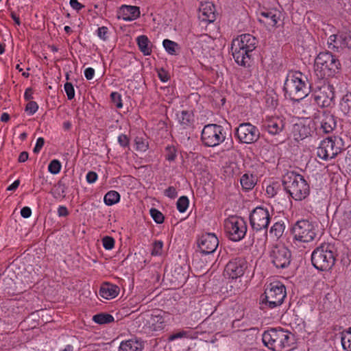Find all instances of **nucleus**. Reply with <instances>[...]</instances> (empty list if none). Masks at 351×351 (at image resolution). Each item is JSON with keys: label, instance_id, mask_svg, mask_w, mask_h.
I'll return each mask as SVG.
<instances>
[{"label": "nucleus", "instance_id": "obj_28", "mask_svg": "<svg viewBox=\"0 0 351 351\" xmlns=\"http://www.w3.org/2000/svg\"><path fill=\"white\" fill-rule=\"evenodd\" d=\"M340 233L351 239V212H345L343 213L341 221L340 223Z\"/></svg>", "mask_w": 351, "mask_h": 351}, {"label": "nucleus", "instance_id": "obj_9", "mask_svg": "<svg viewBox=\"0 0 351 351\" xmlns=\"http://www.w3.org/2000/svg\"><path fill=\"white\" fill-rule=\"evenodd\" d=\"M317 226L315 223L306 219L296 221L292 226L291 233L293 243H307L315 240L317 234Z\"/></svg>", "mask_w": 351, "mask_h": 351}, {"label": "nucleus", "instance_id": "obj_33", "mask_svg": "<svg viewBox=\"0 0 351 351\" xmlns=\"http://www.w3.org/2000/svg\"><path fill=\"white\" fill-rule=\"evenodd\" d=\"M341 43L340 40V32L330 36L327 40L328 49L334 51H339V49L343 48V44H341Z\"/></svg>", "mask_w": 351, "mask_h": 351}, {"label": "nucleus", "instance_id": "obj_30", "mask_svg": "<svg viewBox=\"0 0 351 351\" xmlns=\"http://www.w3.org/2000/svg\"><path fill=\"white\" fill-rule=\"evenodd\" d=\"M204 36H202L196 39L194 46L191 49L192 53L196 57L204 56L206 51V41L204 40Z\"/></svg>", "mask_w": 351, "mask_h": 351}, {"label": "nucleus", "instance_id": "obj_31", "mask_svg": "<svg viewBox=\"0 0 351 351\" xmlns=\"http://www.w3.org/2000/svg\"><path fill=\"white\" fill-rule=\"evenodd\" d=\"M136 42L139 50L145 55L149 56L152 53V49L149 47V40L147 36L141 35L137 37Z\"/></svg>", "mask_w": 351, "mask_h": 351}, {"label": "nucleus", "instance_id": "obj_58", "mask_svg": "<svg viewBox=\"0 0 351 351\" xmlns=\"http://www.w3.org/2000/svg\"><path fill=\"white\" fill-rule=\"evenodd\" d=\"M70 6L76 11H80L84 8V5L80 3L77 0H70Z\"/></svg>", "mask_w": 351, "mask_h": 351}, {"label": "nucleus", "instance_id": "obj_38", "mask_svg": "<svg viewBox=\"0 0 351 351\" xmlns=\"http://www.w3.org/2000/svg\"><path fill=\"white\" fill-rule=\"evenodd\" d=\"M136 150L145 152L149 147L148 141L146 138L143 136H136L134 139Z\"/></svg>", "mask_w": 351, "mask_h": 351}, {"label": "nucleus", "instance_id": "obj_25", "mask_svg": "<svg viewBox=\"0 0 351 351\" xmlns=\"http://www.w3.org/2000/svg\"><path fill=\"white\" fill-rule=\"evenodd\" d=\"M143 348V341L139 339H130L120 343L119 351H142Z\"/></svg>", "mask_w": 351, "mask_h": 351}, {"label": "nucleus", "instance_id": "obj_20", "mask_svg": "<svg viewBox=\"0 0 351 351\" xmlns=\"http://www.w3.org/2000/svg\"><path fill=\"white\" fill-rule=\"evenodd\" d=\"M219 245V240L214 233H206L198 240V247L204 254L213 253Z\"/></svg>", "mask_w": 351, "mask_h": 351}, {"label": "nucleus", "instance_id": "obj_26", "mask_svg": "<svg viewBox=\"0 0 351 351\" xmlns=\"http://www.w3.org/2000/svg\"><path fill=\"white\" fill-rule=\"evenodd\" d=\"M176 117L178 123L184 129L190 127L194 121L193 113L189 110L177 111L176 112Z\"/></svg>", "mask_w": 351, "mask_h": 351}, {"label": "nucleus", "instance_id": "obj_6", "mask_svg": "<svg viewBox=\"0 0 351 351\" xmlns=\"http://www.w3.org/2000/svg\"><path fill=\"white\" fill-rule=\"evenodd\" d=\"M286 295V288L282 282L274 281L267 284L261 296L260 308L265 311L278 307L282 304Z\"/></svg>", "mask_w": 351, "mask_h": 351}, {"label": "nucleus", "instance_id": "obj_1", "mask_svg": "<svg viewBox=\"0 0 351 351\" xmlns=\"http://www.w3.org/2000/svg\"><path fill=\"white\" fill-rule=\"evenodd\" d=\"M258 45L256 37L250 34H243L232 41L231 53L236 63L244 67L250 66L252 52Z\"/></svg>", "mask_w": 351, "mask_h": 351}, {"label": "nucleus", "instance_id": "obj_14", "mask_svg": "<svg viewBox=\"0 0 351 351\" xmlns=\"http://www.w3.org/2000/svg\"><path fill=\"white\" fill-rule=\"evenodd\" d=\"M334 89L332 84L324 80L322 84L317 86L312 95L314 101L322 108L332 106L335 97Z\"/></svg>", "mask_w": 351, "mask_h": 351}, {"label": "nucleus", "instance_id": "obj_13", "mask_svg": "<svg viewBox=\"0 0 351 351\" xmlns=\"http://www.w3.org/2000/svg\"><path fill=\"white\" fill-rule=\"evenodd\" d=\"M224 229L228 238L232 241H240L247 233L245 221L237 216H231L224 221Z\"/></svg>", "mask_w": 351, "mask_h": 351}, {"label": "nucleus", "instance_id": "obj_24", "mask_svg": "<svg viewBox=\"0 0 351 351\" xmlns=\"http://www.w3.org/2000/svg\"><path fill=\"white\" fill-rule=\"evenodd\" d=\"M120 291V288L114 284L105 282L102 283L99 289L101 297L106 300H110L116 298Z\"/></svg>", "mask_w": 351, "mask_h": 351}, {"label": "nucleus", "instance_id": "obj_21", "mask_svg": "<svg viewBox=\"0 0 351 351\" xmlns=\"http://www.w3.org/2000/svg\"><path fill=\"white\" fill-rule=\"evenodd\" d=\"M258 20L267 26H275L279 19V12L276 9L260 8L257 12Z\"/></svg>", "mask_w": 351, "mask_h": 351}, {"label": "nucleus", "instance_id": "obj_43", "mask_svg": "<svg viewBox=\"0 0 351 351\" xmlns=\"http://www.w3.org/2000/svg\"><path fill=\"white\" fill-rule=\"evenodd\" d=\"M191 338V334L189 330H180L177 332L170 335L167 339L169 342L174 341L179 339Z\"/></svg>", "mask_w": 351, "mask_h": 351}, {"label": "nucleus", "instance_id": "obj_56", "mask_svg": "<svg viewBox=\"0 0 351 351\" xmlns=\"http://www.w3.org/2000/svg\"><path fill=\"white\" fill-rule=\"evenodd\" d=\"M45 144V139L43 137H39L36 140V145L33 149L35 154L39 153Z\"/></svg>", "mask_w": 351, "mask_h": 351}, {"label": "nucleus", "instance_id": "obj_61", "mask_svg": "<svg viewBox=\"0 0 351 351\" xmlns=\"http://www.w3.org/2000/svg\"><path fill=\"white\" fill-rule=\"evenodd\" d=\"M69 214L67 208L65 206H59L58 208V215L59 217H66Z\"/></svg>", "mask_w": 351, "mask_h": 351}, {"label": "nucleus", "instance_id": "obj_22", "mask_svg": "<svg viewBox=\"0 0 351 351\" xmlns=\"http://www.w3.org/2000/svg\"><path fill=\"white\" fill-rule=\"evenodd\" d=\"M140 9L137 6L123 5L118 12V18L125 21H132L140 16Z\"/></svg>", "mask_w": 351, "mask_h": 351}, {"label": "nucleus", "instance_id": "obj_36", "mask_svg": "<svg viewBox=\"0 0 351 351\" xmlns=\"http://www.w3.org/2000/svg\"><path fill=\"white\" fill-rule=\"evenodd\" d=\"M114 320L112 315L106 313H98L93 317V321L101 325L112 323Z\"/></svg>", "mask_w": 351, "mask_h": 351}, {"label": "nucleus", "instance_id": "obj_60", "mask_svg": "<svg viewBox=\"0 0 351 351\" xmlns=\"http://www.w3.org/2000/svg\"><path fill=\"white\" fill-rule=\"evenodd\" d=\"M158 75L162 82H167L169 80V75L163 69L158 71Z\"/></svg>", "mask_w": 351, "mask_h": 351}, {"label": "nucleus", "instance_id": "obj_46", "mask_svg": "<svg viewBox=\"0 0 351 351\" xmlns=\"http://www.w3.org/2000/svg\"><path fill=\"white\" fill-rule=\"evenodd\" d=\"M149 214L153 220L158 224L164 222L165 217L163 214L156 208H152L149 210Z\"/></svg>", "mask_w": 351, "mask_h": 351}, {"label": "nucleus", "instance_id": "obj_16", "mask_svg": "<svg viewBox=\"0 0 351 351\" xmlns=\"http://www.w3.org/2000/svg\"><path fill=\"white\" fill-rule=\"evenodd\" d=\"M235 136L241 143L251 144L259 139L260 132L257 127L252 123H242L236 128Z\"/></svg>", "mask_w": 351, "mask_h": 351}, {"label": "nucleus", "instance_id": "obj_8", "mask_svg": "<svg viewBox=\"0 0 351 351\" xmlns=\"http://www.w3.org/2000/svg\"><path fill=\"white\" fill-rule=\"evenodd\" d=\"M337 256V249L334 245L323 243L313 251L311 262L317 269L326 271L335 265Z\"/></svg>", "mask_w": 351, "mask_h": 351}, {"label": "nucleus", "instance_id": "obj_29", "mask_svg": "<svg viewBox=\"0 0 351 351\" xmlns=\"http://www.w3.org/2000/svg\"><path fill=\"white\" fill-rule=\"evenodd\" d=\"M285 227V223L282 220L277 221L271 226L269 230V236L274 239H279L283 235Z\"/></svg>", "mask_w": 351, "mask_h": 351}, {"label": "nucleus", "instance_id": "obj_12", "mask_svg": "<svg viewBox=\"0 0 351 351\" xmlns=\"http://www.w3.org/2000/svg\"><path fill=\"white\" fill-rule=\"evenodd\" d=\"M226 135V131L222 125L210 123L203 128L201 141L205 147H215L224 142Z\"/></svg>", "mask_w": 351, "mask_h": 351}, {"label": "nucleus", "instance_id": "obj_45", "mask_svg": "<svg viewBox=\"0 0 351 351\" xmlns=\"http://www.w3.org/2000/svg\"><path fill=\"white\" fill-rule=\"evenodd\" d=\"M61 162L57 159L52 160L48 165V171L53 175L59 173L61 171Z\"/></svg>", "mask_w": 351, "mask_h": 351}, {"label": "nucleus", "instance_id": "obj_44", "mask_svg": "<svg viewBox=\"0 0 351 351\" xmlns=\"http://www.w3.org/2000/svg\"><path fill=\"white\" fill-rule=\"evenodd\" d=\"M340 40L343 44V48L351 49V32H340Z\"/></svg>", "mask_w": 351, "mask_h": 351}, {"label": "nucleus", "instance_id": "obj_50", "mask_svg": "<svg viewBox=\"0 0 351 351\" xmlns=\"http://www.w3.org/2000/svg\"><path fill=\"white\" fill-rule=\"evenodd\" d=\"M38 110V105L36 101H29L25 106V112L29 116L34 114Z\"/></svg>", "mask_w": 351, "mask_h": 351}, {"label": "nucleus", "instance_id": "obj_40", "mask_svg": "<svg viewBox=\"0 0 351 351\" xmlns=\"http://www.w3.org/2000/svg\"><path fill=\"white\" fill-rule=\"evenodd\" d=\"M165 158L169 162H173L177 158V149L173 145H167L165 149Z\"/></svg>", "mask_w": 351, "mask_h": 351}, {"label": "nucleus", "instance_id": "obj_52", "mask_svg": "<svg viewBox=\"0 0 351 351\" xmlns=\"http://www.w3.org/2000/svg\"><path fill=\"white\" fill-rule=\"evenodd\" d=\"M64 88L68 99H73L75 97V89L73 84L71 82H66Z\"/></svg>", "mask_w": 351, "mask_h": 351}, {"label": "nucleus", "instance_id": "obj_2", "mask_svg": "<svg viewBox=\"0 0 351 351\" xmlns=\"http://www.w3.org/2000/svg\"><path fill=\"white\" fill-rule=\"evenodd\" d=\"M265 347L273 351H289L295 343L294 335L282 328H271L263 333Z\"/></svg>", "mask_w": 351, "mask_h": 351}, {"label": "nucleus", "instance_id": "obj_55", "mask_svg": "<svg viewBox=\"0 0 351 351\" xmlns=\"http://www.w3.org/2000/svg\"><path fill=\"white\" fill-rule=\"evenodd\" d=\"M98 179V176L95 171H88L86 176V182L89 184L95 183Z\"/></svg>", "mask_w": 351, "mask_h": 351}, {"label": "nucleus", "instance_id": "obj_37", "mask_svg": "<svg viewBox=\"0 0 351 351\" xmlns=\"http://www.w3.org/2000/svg\"><path fill=\"white\" fill-rule=\"evenodd\" d=\"M341 341L344 350L351 351V328L342 332Z\"/></svg>", "mask_w": 351, "mask_h": 351}, {"label": "nucleus", "instance_id": "obj_17", "mask_svg": "<svg viewBox=\"0 0 351 351\" xmlns=\"http://www.w3.org/2000/svg\"><path fill=\"white\" fill-rule=\"evenodd\" d=\"M269 258L276 268L285 269L290 265L291 254L289 249L284 245L276 244L271 248Z\"/></svg>", "mask_w": 351, "mask_h": 351}, {"label": "nucleus", "instance_id": "obj_27", "mask_svg": "<svg viewBox=\"0 0 351 351\" xmlns=\"http://www.w3.org/2000/svg\"><path fill=\"white\" fill-rule=\"evenodd\" d=\"M257 183V176L256 174L247 171L241 176L240 184L245 191L252 190Z\"/></svg>", "mask_w": 351, "mask_h": 351}, {"label": "nucleus", "instance_id": "obj_39", "mask_svg": "<svg viewBox=\"0 0 351 351\" xmlns=\"http://www.w3.org/2000/svg\"><path fill=\"white\" fill-rule=\"evenodd\" d=\"M226 172L229 173L232 177H239L241 175L242 171L240 165L237 162H231L226 168Z\"/></svg>", "mask_w": 351, "mask_h": 351}, {"label": "nucleus", "instance_id": "obj_53", "mask_svg": "<svg viewBox=\"0 0 351 351\" xmlns=\"http://www.w3.org/2000/svg\"><path fill=\"white\" fill-rule=\"evenodd\" d=\"M117 141L121 147L123 148L129 147L130 139L127 135L121 134L119 135Z\"/></svg>", "mask_w": 351, "mask_h": 351}, {"label": "nucleus", "instance_id": "obj_57", "mask_svg": "<svg viewBox=\"0 0 351 351\" xmlns=\"http://www.w3.org/2000/svg\"><path fill=\"white\" fill-rule=\"evenodd\" d=\"M300 132V136L302 138H304L305 137H307L308 136H312L314 131L311 130V129L309 127H306L305 125H303L301 128Z\"/></svg>", "mask_w": 351, "mask_h": 351}, {"label": "nucleus", "instance_id": "obj_51", "mask_svg": "<svg viewBox=\"0 0 351 351\" xmlns=\"http://www.w3.org/2000/svg\"><path fill=\"white\" fill-rule=\"evenodd\" d=\"M114 239L109 236H106L102 239V245L105 250H110L114 247Z\"/></svg>", "mask_w": 351, "mask_h": 351}, {"label": "nucleus", "instance_id": "obj_62", "mask_svg": "<svg viewBox=\"0 0 351 351\" xmlns=\"http://www.w3.org/2000/svg\"><path fill=\"white\" fill-rule=\"evenodd\" d=\"M278 189L274 185H269L266 188V193L269 197H274L277 194Z\"/></svg>", "mask_w": 351, "mask_h": 351}, {"label": "nucleus", "instance_id": "obj_48", "mask_svg": "<svg viewBox=\"0 0 351 351\" xmlns=\"http://www.w3.org/2000/svg\"><path fill=\"white\" fill-rule=\"evenodd\" d=\"M97 36L103 41H106L109 38V29L106 26L99 27L96 31Z\"/></svg>", "mask_w": 351, "mask_h": 351}, {"label": "nucleus", "instance_id": "obj_11", "mask_svg": "<svg viewBox=\"0 0 351 351\" xmlns=\"http://www.w3.org/2000/svg\"><path fill=\"white\" fill-rule=\"evenodd\" d=\"M173 320V316L169 313L155 311L146 319L143 327V332L148 335H154L156 332L162 331L166 326L171 325Z\"/></svg>", "mask_w": 351, "mask_h": 351}, {"label": "nucleus", "instance_id": "obj_10", "mask_svg": "<svg viewBox=\"0 0 351 351\" xmlns=\"http://www.w3.org/2000/svg\"><path fill=\"white\" fill-rule=\"evenodd\" d=\"M344 149V142L339 136H329L322 140L317 147V157L328 161L335 158Z\"/></svg>", "mask_w": 351, "mask_h": 351}, {"label": "nucleus", "instance_id": "obj_42", "mask_svg": "<svg viewBox=\"0 0 351 351\" xmlns=\"http://www.w3.org/2000/svg\"><path fill=\"white\" fill-rule=\"evenodd\" d=\"M327 172L329 174V176L330 177L331 181H338L339 178H340V175L338 173L340 170V168L338 165H330L327 166Z\"/></svg>", "mask_w": 351, "mask_h": 351}, {"label": "nucleus", "instance_id": "obj_41", "mask_svg": "<svg viewBox=\"0 0 351 351\" xmlns=\"http://www.w3.org/2000/svg\"><path fill=\"white\" fill-rule=\"evenodd\" d=\"M189 206V199L187 196H181L177 201L176 207L178 210L181 213H185Z\"/></svg>", "mask_w": 351, "mask_h": 351}, {"label": "nucleus", "instance_id": "obj_18", "mask_svg": "<svg viewBox=\"0 0 351 351\" xmlns=\"http://www.w3.org/2000/svg\"><path fill=\"white\" fill-rule=\"evenodd\" d=\"M285 119L278 115H267L262 121V129L271 136L279 135L285 128Z\"/></svg>", "mask_w": 351, "mask_h": 351}, {"label": "nucleus", "instance_id": "obj_4", "mask_svg": "<svg viewBox=\"0 0 351 351\" xmlns=\"http://www.w3.org/2000/svg\"><path fill=\"white\" fill-rule=\"evenodd\" d=\"M271 212L269 209L263 206L256 207L252 210L250 215V224L253 231V240L256 239V234L262 233L261 237L258 240L263 245H265L268 237V226L271 220Z\"/></svg>", "mask_w": 351, "mask_h": 351}, {"label": "nucleus", "instance_id": "obj_15", "mask_svg": "<svg viewBox=\"0 0 351 351\" xmlns=\"http://www.w3.org/2000/svg\"><path fill=\"white\" fill-rule=\"evenodd\" d=\"M315 131L318 135L331 133L337 127L335 116L328 111H324L316 117L313 121Z\"/></svg>", "mask_w": 351, "mask_h": 351}, {"label": "nucleus", "instance_id": "obj_19", "mask_svg": "<svg viewBox=\"0 0 351 351\" xmlns=\"http://www.w3.org/2000/svg\"><path fill=\"white\" fill-rule=\"evenodd\" d=\"M247 262L242 258L230 260L226 265L225 275L232 279H237L243 276L247 269Z\"/></svg>", "mask_w": 351, "mask_h": 351}, {"label": "nucleus", "instance_id": "obj_3", "mask_svg": "<svg viewBox=\"0 0 351 351\" xmlns=\"http://www.w3.org/2000/svg\"><path fill=\"white\" fill-rule=\"evenodd\" d=\"M311 86L307 77L300 71H289L284 83L286 97L291 100L300 101L310 93Z\"/></svg>", "mask_w": 351, "mask_h": 351}, {"label": "nucleus", "instance_id": "obj_54", "mask_svg": "<svg viewBox=\"0 0 351 351\" xmlns=\"http://www.w3.org/2000/svg\"><path fill=\"white\" fill-rule=\"evenodd\" d=\"M164 195L171 199H175L178 195L176 189L173 186H169L165 189Z\"/></svg>", "mask_w": 351, "mask_h": 351}, {"label": "nucleus", "instance_id": "obj_32", "mask_svg": "<svg viewBox=\"0 0 351 351\" xmlns=\"http://www.w3.org/2000/svg\"><path fill=\"white\" fill-rule=\"evenodd\" d=\"M162 46L167 53L171 56L178 55L180 51V45L177 43L169 39L163 40Z\"/></svg>", "mask_w": 351, "mask_h": 351}, {"label": "nucleus", "instance_id": "obj_23", "mask_svg": "<svg viewBox=\"0 0 351 351\" xmlns=\"http://www.w3.org/2000/svg\"><path fill=\"white\" fill-rule=\"evenodd\" d=\"M199 17L203 21L213 22L216 19L215 8L213 3L210 2L202 3L199 7Z\"/></svg>", "mask_w": 351, "mask_h": 351}, {"label": "nucleus", "instance_id": "obj_35", "mask_svg": "<svg viewBox=\"0 0 351 351\" xmlns=\"http://www.w3.org/2000/svg\"><path fill=\"white\" fill-rule=\"evenodd\" d=\"M120 194L114 190H111L106 193L104 197V202L107 206H112L120 201Z\"/></svg>", "mask_w": 351, "mask_h": 351}, {"label": "nucleus", "instance_id": "obj_47", "mask_svg": "<svg viewBox=\"0 0 351 351\" xmlns=\"http://www.w3.org/2000/svg\"><path fill=\"white\" fill-rule=\"evenodd\" d=\"M110 99L113 104L117 108L120 109L123 108L122 97L120 93L118 92H112L110 94Z\"/></svg>", "mask_w": 351, "mask_h": 351}, {"label": "nucleus", "instance_id": "obj_64", "mask_svg": "<svg viewBox=\"0 0 351 351\" xmlns=\"http://www.w3.org/2000/svg\"><path fill=\"white\" fill-rule=\"evenodd\" d=\"M23 97L25 101H31L33 99V89L32 88H26Z\"/></svg>", "mask_w": 351, "mask_h": 351}, {"label": "nucleus", "instance_id": "obj_49", "mask_svg": "<svg viewBox=\"0 0 351 351\" xmlns=\"http://www.w3.org/2000/svg\"><path fill=\"white\" fill-rule=\"evenodd\" d=\"M163 242L158 240L155 241L153 243L152 255L160 256L162 253Z\"/></svg>", "mask_w": 351, "mask_h": 351}, {"label": "nucleus", "instance_id": "obj_34", "mask_svg": "<svg viewBox=\"0 0 351 351\" xmlns=\"http://www.w3.org/2000/svg\"><path fill=\"white\" fill-rule=\"evenodd\" d=\"M339 108L345 115H351V94L343 96L339 103Z\"/></svg>", "mask_w": 351, "mask_h": 351}, {"label": "nucleus", "instance_id": "obj_7", "mask_svg": "<svg viewBox=\"0 0 351 351\" xmlns=\"http://www.w3.org/2000/svg\"><path fill=\"white\" fill-rule=\"evenodd\" d=\"M315 73L322 80L331 77L339 73L341 69L339 60L330 52H320L315 60Z\"/></svg>", "mask_w": 351, "mask_h": 351}, {"label": "nucleus", "instance_id": "obj_5", "mask_svg": "<svg viewBox=\"0 0 351 351\" xmlns=\"http://www.w3.org/2000/svg\"><path fill=\"white\" fill-rule=\"evenodd\" d=\"M282 183L286 192L295 201H302L309 195V185L299 173L287 172L283 177Z\"/></svg>", "mask_w": 351, "mask_h": 351}, {"label": "nucleus", "instance_id": "obj_63", "mask_svg": "<svg viewBox=\"0 0 351 351\" xmlns=\"http://www.w3.org/2000/svg\"><path fill=\"white\" fill-rule=\"evenodd\" d=\"M32 215V210L28 206H24L21 210V215L23 218H29Z\"/></svg>", "mask_w": 351, "mask_h": 351}, {"label": "nucleus", "instance_id": "obj_59", "mask_svg": "<svg viewBox=\"0 0 351 351\" xmlns=\"http://www.w3.org/2000/svg\"><path fill=\"white\" fill-rule=\"evenodd\" d=\"M84 73L86 80H90L95 76V69L92 67H88L84 70Z\"/></svg>", "mask_w": 351, "mask_h": 351}]
</instances>
